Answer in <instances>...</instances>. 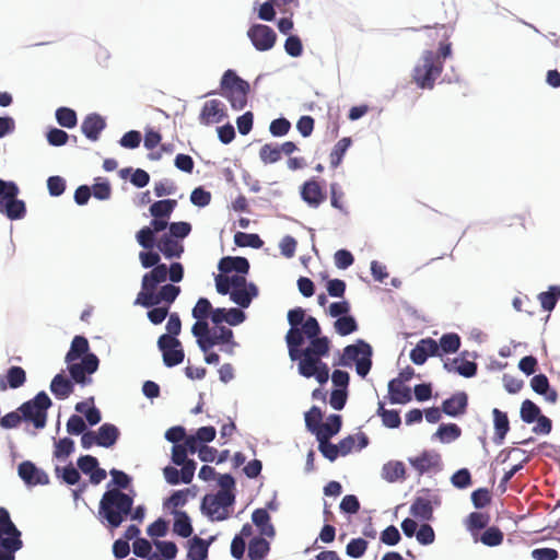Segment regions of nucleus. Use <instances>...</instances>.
Here are the masks:
<instances>
[{"mask_svg": "<svg viewBox=\"0 0 560 560\" xmlns=\"http://www.w3.org/2000/svg\"><path fill=\"white\" fill-rule=\"evenodd\" d=\"M436 36L441 37L439 51L424 50L412 69V82L422 90H432L435 81L444 69V60L452 54V45L447 42L448 30L445 25L434 28Z\"/></svg>", "mask_w": 560, "mask_h": 560, "instance_id": "1", "label": "nucleus"}, {"mask_svg": "<svg viewBox=\"0 0 560 560\" xmlns=\"http://www.w3.org/2000/svg\"><path fill=\"white\" fill-rule=\"evenodd\" d=\"M302 346L293 347L294 351L289 350V357L292 361H299L298 371L300 375L311 378L315 377L319 384L327 383L329 378V368L322 361L323 357L328 355L330 341L326 336L310 338V345L302 349Z\"/></svg>", "mask_w": 560, "mask_h": 560, "instance_id": "2", "label": "nucleus"}, {"mask_svg": "<svg viewBox=\"0 0 560 560\" xmlns=\"http://www.w3.org/2000/svg\"><path fill=\"white\" fill-rule=\"evenodd\" d=\"M133 498L119 489H108L102 495L98 515L110 529L119 527L131 513Z\"/></svg>", "mask_w": 560, "mask_h": 560, "instance_id": "3", "label": "nucleus"}, {"mask_svg": "<svg viewBox=\"0 0 560 560\" xmlns=\"http://www.w3.org/2000/svg\"><path fill=\"white\" fill-rule=\"evenodd\" d=\"M288 322L291 328L285 335V342L291 351H294L293 347L304 343V337L310 339L320 334V326L317 319L313 316H308L305 319V311L302 307L290 310L288 312Z\"/></svg>", "mask_w": 560, "mask_h": 560, "instance_id": "4", "label": "nucleus"}, {"mask_svg": "<svg viewBox=\"0 0 560 560\" xmlns=\"http://www.w3.org/2000/svg\"><path fill=\"white\" fill-rule=\"evenodd\" d=\"M249 83L240 78L233 70H226L221 79V94L226 97L231 106L241 110L247 105Z\"/></svg>", "mask_w": 560, "mask_h": 560, "instance_id": "5", "label": "nucleus"}, {"mask_svg": "<svg viewBox=\"0 0 560 560\" xmlns=\"http://www.w3.org/2000/svg\"><path fill=\"white\" fill-rule=\"evenodd\" d=\"M20 189L14 182L0 178V212L10 220L23 219L26 214L25 202L18 199Z\"/></svg>", "mask_w": 560, "mask_h": 560, "instance_id": "6", "label": "nucleus"}, {"mask_svg": "<svg viewBox=\"0 0 560 560\" xmlns=\"http://www.w3.org/2000/svg\"><path fill=\"white\" fill-rule=\"evenodd\" d=\"M372 348L364 340H358L353 345H349L343 349L339 364L350 366L355 362L357 373L365 377L372 366Z\"/></svg>", "mask_w": 560, "mask_h": 560, "instance_id": "7", "label": "nucleus"}, {"mask_svg": "<svg viewBox=\"0 0 560 560\" xmlns=\"http://www.w3.org/2000/svg\"><path fill=\"white\" fill-rule=\"evenodd\" d=\"M51 400L45 392H39L33 399L25 401L19 407L23 413V420L32 422L36 429H43L47 422V410Z\"/></svg>", "mask_w": 560, "mask_h": 560, "instance_id": "8", "label": "nucleus"}, {"mask_svg": "<svg viewBox=\"0 0 560 560\" xmlns=\"http://www.w3.org/2000/svg\"><path fill=\"white\" fill-rule=\"evenodd\" d=\"M23 547L22 533L11 520L9 511L0 506V550L19 551Z\"/></svg>", "mask_w": 560, "mask_h": 560, "instance_id": "9", "label": "nucleus"}, {"mask_svg": "<svg viewBox=\"0 0 560 560\" xmlns=\"http://www.w3.org/2000/svg\"><path fill=\"white\" fill-rule=\"evenodd\" d=\"M234 502L231 491H219L217 494H207L201 503L202 511L212 521H224L229 517L228 508Z\"/></svg>", "mask_w": 560, "mask_h": 560, "instance_id": "10", "label": "nucleus"}, {"mask_svg": "<svg viewBox=\"0 0 560 560\" xmlns=\"http://www.w3.org/2000/svg\"><path fill=\"white\" fill-rule=\"evenodd\" d=\"M180 293V288L174 284H165L161 287V289L155 292L152 291H140L137 295L135 304L141 305L143 307L150 308L161 304L162 302L166 303L165 306H171V304L177 299Z\"/></svg>", "mask_w": 560, "mask_h": 560, "instance_id": "11", "label": "nucleus"}, {"mask_svg": "<svg viewBox=\"0 0 560 560\" xmlns=\"http://www.w3.org/2000/svg\"><path fill=\"white\" fill-rule=\"evenodd\" d=\"M158 347L163 355V362L167 368H173L184 361L185 352L182 348V342L170 335H162L159 337Z\"/></svg>", "mask_w": 560, "mask_h": 560, "instance_id": "12", "label": "nucleus"}, {"mask_svg": "<svg viewBox=\"0 0 560 560\" xmlns=\"http://www.w3.org/2000/svg\"><path fill=\"white\" fill-rule=\"evenodd\" d=\"M71 378L83 386L92 383L91 374L97 371L100 360L94 353L83 357L80 363H68Z\"/></svg>", "mask_w": 560, "mask_h": 560, "instance_id": "13", "label": "nucleus"}, {"mask_svg": "<svg viewBox=\"0 0 560 560\" xmlns=\"http://www.w3.org/2000/svg\"><path fill=\"white\" fill-rule=\"evenodd\" d=\"M247 36L259 51L270 50L277 40L276 32L268 25L254 24L247 31Z\"/></svg>", "mask_w": 560, "mask_h": 560, "instance_id": "14", "label": "nucleus"}, {"mask_svg": "<svg viewBox=\"0 0 560 560\" xmlns=\"http://www.w3.org/2000/svg\"><path fill=\"white\" fill-rule=\"evenodd\" d=\"M226 109L223 102L220 100H210L205 102L199 114V121L201 125L210 126L219 124L226 118Z\"/></svg>", "mask_w": 560, "mask_h": 560, "instance_id": "15", "label": "nucleus"}, {"mask_svg": "<svg viewBox=\"0 0 560 560\" xmlns=\"http://www.w3.org/2000/svg\"><path fill=\"white\" fill-rule=\"evenodd\" d=\"M19 476L28 486L47 485V474L38 469L32 462L25 460L19 465Z\"/></svg>", "mask_w": 560, "mask_h": 560, "instance_id": "16", "label": "nucleus"}, {"mask_svg": "<svg viewBox=\"0 0 560 560\" xmlns=\"http://www.w3.org/2000/svg\"><path fill=\"white\" fill-rule=\"evenodd\" d=\"M258 294V289L254 283H247L244 277L242 287H234L231 291L230 299L241 307H248L255 296Z\"/></svg>", "mask_w": 560, "mask_h": 560, "instance_id": "17", "label": "nucleus"}, {"mask_svg": "<svg viewBox=\"0 0 560 560\" xmlns=\"http://www.w3.org/2000/svg\"><path fill=\"white\" fill-rule=\"evenodd\" d=\"M467 406V394L459 392L443 401L442 411L450 417H458L466 412Z\"/></svg>", "mask_w": 560, "mask_h": 560, "instance_id": "18", "label": "nucleus"}, {"mask_svg": "<svg viewBox=\"0 0 560 560\" xmlns=\"http://www.w3.org/2000/svg\"><path fill=\"white\" fill-rule=\"evenodd\" d=\"M105 127V119L101 115L93 113L84 118L81 130L89 140L96 141Z\"/></svg>", "mask_w": 560, "mask_h": 560, "instance_id": "19", "label": "nucleus"}, {"mask_svg": "<svg viewBox=\"0 0 560 560\" xmlns=\"http://www.w3.org/2000/svg\"><path fill=\"white\" fill-rule=\"evenodd\" d=\"M168 269L165 264L156 265L142 277L141 291H152L167 279Z\"/></svg>", "mask_w": 560, "mask_h": 560, "instance_id": "20", "label": "nucleus"}, {"mask_svg": "<svg viewBox=\"0 0 560 560\" xmlns=\"http://www.w3.org/2000/svg\"><path fill=\"white\" fill-rule=\"evenodd\" d=\"M219 270L222 273H230L236 271L238 276H244L249 271V262L245 257H223L220 259L218 265Z\"/></svg>", "mask_w": 560, "mask_h": 560, "instance_id": "21", "label": "nucleus"}, {"mask_svg": "<svg viewBox=\"0 0 560 560\" xmlns=\"http://www.w3.org/2000/svg\"><path fill=\"white\" fill-rule=\"evenodd\" d=\"M409 463L420 475H422L431 469L439 468L441 457L439 454L423 452L417 457L409 458Z\"/></svg>", "mask_w": 560, "mask_h": 560, "instance_id": "22", "label": "nucleus"}, {"mask_svg": "<svg viewBox=\"0 0 560 560\" xmlns=\"http://www.w3.org/2000/svg\"><path fill=\"white\" fill-rule=\"evenodd\" d=\"M221 343H230L231 347L226 349V352L230 354L233 353V346H235V342L233 341V331L225 326H217L211 330L210 338L207 343V352L212 347Z\"/></svg>", "mask_w": 560, "mask_h": 560, "instance_id": "23", "label": "nucleus"}, {"mask_svg": "<svg viewBox=\"0 0 560 560\" xmlns=\"http://www.w3.org/2000/svg\"><path fill=\"white\" fill-rule=\"evenodd\" d=\"M388 395L392 404H407L411 401L412 395L408 386L401 380H392L388 383Z\"/></svg>", "mask_w": 560, "mask_h": 560, "instance_id": "24", "label": "nucleus"}, {"mask_svg": "<svg viewBox=\"0 0 560 560\" xmlns=\"http://www.w3.org/2000/svg\"><path fill=\"white\" fill-rule=\"evenodd\" d=\"M26 382V373L21 366H11L5 375H0V389L19 388Z\"/></svg>", "mask_w": 560, "mask_h": 560, "instance_id": "25", "label": "nucleus"}, {"mask_svg": "<svg viewBox=\"0 0 560 560\" xmlns=\"http://www.w3.org/2000/svg\"><path fill=\"white\" fill-rule=\"evenodd\" d=\"M301 195L303 200L313 207H318L326 199L325 192L316 180L306 182L302 187Z\"/></svg>", "mask_w": 560, "mask_h": 560, "instance_id": "26", "label": "nucleus"}, {"mask_svg": "<svg viewBox=\"0 0 560 560\" xmlns=\"http://www.w3.org/2000/svg\"><path fill=\"white\" fill-rule=\"evenodd\" d=\"M530 215L528 212L508 215L502 219V225L510 234L523 232L530 224Z\"/></svg>", "mask_w": 560, "mask_h": 560, "instance_id": "27", "label": "nucleus"}, {"mask_svg": "<svg viewBox=\"0 0 560 560\" xmlns=\"http://www.w3.org/2000/svg\"><path fill=\"white\" fill-rule=\"evenodd\" d=\"M530 387L539 395H544L545 399L551 404L558 400V393L556 389L550 388L548 377L545 374L535 375L530 380Z\"/></svg>", "mask_w": 560, "mask_h": 560, "instance_id": "28", "label": "nucleus"}, {"mask_svg": "<svg viewBox=\"0 0 560 560\" xmlns=\"http://www.w3.org/2000/svg\"><path fill=\"white\" fill-rule=\"evenodd\" d=\"M96 433L97 445L102 447H112L119 438V430L112 423L102 424Z\"/></svg>", "mask_w": 560, "mask_h": 560, "instance_id": "29", "label": "nucleus"}, {"mask_svg": "<svg viewBox=\"0 0 560 560\" xmlns=\"http://www.w3.org/2000/svg\"><path fill=\"white\" fill-rule=\"evenodd\" d=\"M493 423H494V442L502 444L506 433L510 430V422L508 415L498 408L492 410Z\"/></svg>", "mask_w": 560, "mask_h": 560, "instance_id": "30", "label": "nucleus"}, {"mask_svg": "<svg viewBox=\"0 0 560 560\" xmlns=\"http://www.w3.org/2000/svg\"><path fill=\"white\" fill-rule=\"evenodd\" d=\"M342 424L341 416L339 415H330L327 418L325 423H322L319 430L316 432V439H325L330 440L334 435H336Z\"/></svg>", "mask_w": 560, "mask_h": 560, "instance_id": "31", "label": "nucleus"}, {"mask_svg": "<svg viewBox=\"0 0 560 560\" xmlns=\"http://www.w3.org/2000/svg\"><path fill=\"white\" fill-rule=\"evenodd\" d=\"M158 247L166 258L179 257L184 252L183 245L168 234L161 236Z\"/></svg>", "mask_w": 560, "mask_h": 560, "instance_id": "32", "label": "nucleus"}, {"mask_svg": "<svg viewBox=\"0 0 560 560\" xmlns=\"http://www.w3.org/2000/svg\"><path fill=\"white\" fill-rule=\"evenodd\" d=\"M50 390L58 399H66L72 394L73 384L62 374H57L50 383Z\"/></svg>", "mask_w": 560, "mask_h": 560, "instance_id": "33", "label": "nucleus"}, {"mask_svg": "<svg viewBox=\"0 0 560 560\" xmlns=\"http://www.w3.org/2000/svg\"><path fill=\"white\" fill-rule=\"evenodd\" d=\"M243 283H244V276L229 277L225 275H218L215 277L217 291L222 295H226V294L231 295L232 289H234V287H242Z\"/></svg>", "mask_w": 560, "mask_h": 560, "instance_id": "34", "label": "nucleus"}, {"mask_svg": "<svg viewBox=\"0 0 560 560\" xmlns=\"http://www.w3.org/2000/svg\"><path fill=\"white\" fill-rule=\"evenodd\" d=\"M253 523L259 528L260 534L272 537L275 535V528L270 524V516L265 509H257L252 514Z\"/></svg>", "mask_w": 560, "mask_h": 560, "instance_id": "35", "label": "nucleus"}, {"mask_svg": "<svg viewBox=\"0 0 560 560\" xmlns=\"http://www.w3.org/2000/svg\"><path fill=\"white\" fill-rule=\"evenodd\" d=\"M208 547L209 544L205 539L195 536L189 540L187 558L189 560H206L208 557Z\"/></svg>", "mask_w": 560, "mask_h": 560, "instance_id": "36", "label": "nucleus"}, {"mask_svg": "<svg viewBox=\"0 0 560 560\" xmlns=\"http://www.w3.org/2000/svg\"><path fill=\"white\" fill-rule=\"evenodd\" d=\"M191 332L197 338V343L200 350L207 353V343L211 334L207 319H197L191 327Z\"/></svg>", "mask_w": 560, "mask_h": 560, "instance_id": "37", "label": "nucleus"}, {"mask_svg": "<svg viewBox=\"0 0 560 560\" xmlns=\"http://www.w3.org/2000/svg\"><path fill=\"white\" fill-rule=\"evenodd\" d=\"M406 470L401 462H388L382 468V477L388 482L405 479Z\"/></svg>", "mask_w": 560, "mask_h": 560, "instance_id": "38", "label": "nucleus"}, {"mask_svg": "<svg viewBox=\"0 0 560 560\" xmlns=\"http://www.w3.org/2000/svg\"><path fill=\"white\" fill-rule=\"evenodd\" d=\"M89 351V341L83 336H75L71 342L70 350L66 354V362L71 363L79 359L81 355L84 354V357Z\"/></svg>", "mask_w": 560, "mask_h": 560, "instance_id": "39", "label": "nucleus"}, {"mask_svg": "<svg viewBox=\"0 0 560 560\" xmlns=\"http://www.w3.org/2000/svg\"><path fill=\"white\" fill-rule=\"evenodd\" d=\"M490 522V516L488 513L483 512H472L470 513L466 521V528L471 533L472 536L477 535V532L483 529L488 526Z\"/></svg>", "mask_w": 560, "mask_h": 560, "instance_id": "40", "label": "nucleus"}, {"mask_svg": "<svg viewBox=\"0 0 560 560\" xmlns=\"http://www.w3.org/2000/svg\"><path fill=\"white\" fill-rule=\"evenodd\" d=\"M410 513L420 520L429 521L432 518L433 508L430 500L417 498L410 506Z\"/></svg>", "mask_w": 560, "mask_h": 560, "instance_id": "41", "label": "nucleus"}, {"mask_svg": "<svg viewBox=\"0 0 560 560\" xmlns=\"http://www.w3.org/2000/svg\"><path fill=\"white\" fill-rule=\"evenodd\" d=\"M175 521L173 525V530L178 536L187 538L192 534V526L189 520V516L186 512L183 511H174Z\"/></svg>", "mask_w": 560, "mask_h": 560, "instance_id": "42", "label": "nucleus"}, {"mask_svg": "<svg viewBox=\"0 0 560 560\" xmlns=\"http://www.w3.org/2000/svg\"><path fill=\"white\" fill-rule=\"evenodd\" d=\"M269 542L262 537H255L248 545V557L250 560H262L269 552Z\"/></svg>", "mask_w": 560, "mask_h": 560, "instance_id": "43", "label": "nucleus"}, {"mask_svg": "<svg viewBox=\"0 0 560 560\" xmlns=\"http://www.w3.org/2000/svg\"><path fill=\"white\" fill-rule=\"evenodd\" d=\"M177 206L175 199H164L155 201L150 207V213L154 218H168Z\"/></svg>", "mask_w": 560, "mask_h": 560, "instance_id": "44", "label": "nucleus"}, {"mask_svg": "<svg viewBox=\"0 0 560 560\" xmlns=\"http://www.w3.org/2000/svg\"><path fill=\"white\" fill-rule=\"evenodd\" d=\"M560 298V288L550 287L548 291L538 294V300L545 311H552Z\"/></svg>", "mask_w": 560, "mask_h": 560, "instance_id": "45", "label": "nucleus"}, {"mask_svg": "<svg viewBox=\"0 0 560 560\" xmlns=\"http://www.w3.org/2000/svg\"><path fill=\"white\" fill-rule=\"evenodd\" d=\"M234 243L240 247L260 248L264 245L258 234L237 232L234 235Z\"/></svg>", "mask_w": 560, "mask_h": 560, "instance_id": "46", "label": "nucleus"}, {"mask_svg": "<svg viewBox=\"0 0 560 560\" xmlns=\"http://www.w3.org/2000/svg\"><path fill=\"white\" fill-rule=\"evenodd\" d=\"M334 327L340 336H347L358 330L357 320L347 314L337 318Z\"/></svg>", "mask_w": 560, "mask_h": 560, "instance_id": "47", "label": "nucleus"}, {"mask_svg": "<svg viewBox=\"0 0 560 560\" xmlns=\"http://www.w3.org/2000/svg\"><path fill=\"white\" fill-rule=\"evenodd\" d=\"M462 434L460 428L455 423L441 424L435 435L442 442H452L458 439Z\"/></svg>", "mask_w": 560, "mask_h": 560, "instance_id": "48", "label": "nucleus"}, {"mask_svg": "<svg viewBox=\"0 0 560 560\" xmlns=\"http://www.w3.org/2000/svg\"><path fill=\"white\" fill-rule=\"evenodd\" d=\"M56 119L58 124L65 128H73L78 122L75 112L69 107H59L56 110Z\"/></svg>", "mask_w": 560, "mask_h": 560, "instance_id": "49", "label": "nucleus"}, {"mask_svg": "<svg viewBox=\"0 0 560 560\" xmlns=\"http://www.w3.org/2000/svg\"><path fill=\"white\" fill-rule=\"evenodd\" d=\"M351 144V139L346 137L340 139L334 147L331 153H330V164L332 167L339 166V164L342 161V158L346 153V151L349 149Z\"/></svg>", "mask_w": 560, "mask_h": 560, "instance_id": "50", "label": "nucleus"}, {"mask_svg": "<svg viewBox=\"0 0 560 560\" xmlns=\"http://www.w3.org/2000/svg\"><path fill=\"white\" fill-rule=\"evenodd\" d=\"M323 420V413L322 410L313 406L306 413H305V425L307 430L316 435V432L319 430V427L322 425Z\"/></svg>", "mask_w": 560, "mask_h": 560, "instance_id": "51", "label": "nucleus"}, {"mask_svg": "<svg viewBox=\"0 0 560 560\" xmlns=\"http://www.w3.org/2000/svg\"><path fill=\"white\" fill-rule=\"evenodd\" d=\"M439 350L441 349L444 353H454L459 349L460 338L457 334H446L440 339Z\"/></svg>", "mask_w": 560, "mask_h": 560, "instance_id": "52", "label": "nucleus"}, {"mask_svg": "<svg viewBox=\"0 0 560 560\" xmlns=\"http://www.w3.org/2000/svg\"><path fill=\"white\" fill-rule=\"evenodd\" d=\"M503 533L498 527H488L480 536V541L489 547L499 546L503 541Z\"/></svg>", "mask_w": 560, "mask_h": 560, "instance_id": "53", "label": "nucleus"}, {"mask_svg": "<svg viewBox=\"0 0 560 560\" xmlns=\"http://www.w3.org/2000/svg\"><path fill=\"white\" fill-rule=\"evenodd\" d=\"M540 415L539 407L529 399L522 402L521 419L526 423H533Z\"/></svg>", "mask_w": 560, "mask_h": 560, "instance_id": "54", "label": "nucleus"}, {"mask_svg": "<svg viewBox=\"0 0 560 560\" xmlns=\"http://www.w3.org/2000/svg\"><path fill=\"white\" fill-rule=\"evenodd\" d=\"M259 158L265 164L276 163L281 159L280 150L278 145L266 143L259 150Z\"/></svg>", "mask_w": 560, "mask_h": 560, "instance_id": "55", "label": "nucleus"}, {"mask_svg": "<svg viewBox=\"0 0 560 560\" xmlns=\"http://www.w3.org/2000/svg\"><path fill=\"white\" fill-rule=\"evenodd\" d=\"M212 313V305L206 298H200L191 312L192 317L196 319H207L208 317L211 318Z\"/></svg>", "mask_w": 560, "mask_h": 560, "instance_id": "56", "label": "nucleus"}, {"mask_svg": "<svg viewBox=\"0 0 560 560\" xmlns=\"http://www.w3.org/2000/svg\"><path fill=\"white\" fill-rule=\"evenodd\" d=\"M317 441L318 450L323 454V456L330 462L336 460L337 457L340 455L339 445L332 444L329 442V440L325 439H317Z\"/></svg>", "mask_w": 560, "mask_h": 560, "instance_id": "57", "label": "nucleus"}, {"mask_svg": "<svg viewBox=\"0 0 560 560\" xmlns=\"http://www.w3.org/2000/svg\"><path fill=\"white\" fill-rule=\"evenodd\" d=\"M368 548V541L363 538L351 539L347 547L346 552L349 557L360 558L364 555Z\"/></svg>", "mask_w": 560, "mask_h": 560, "instance_id": "58", "label": "nucleus"}, {"mask_svg": "<svg viewBox=\"0 0 560 560\" xmlns=\"http://www.w3.org/2000/svg\"><path fill=\"white\" fill-rule=\"evenodd\" d=\"M74 451V442L69 438L60 439L55 443L54 456L66 458Z\"/></svg>", "mask_w": 560, "mask_h": 560, "instance_id": "59", "label": "nucleus"}, {"mask_svg": "<svg viewBox=\"0 0 560 560\" xmlns=\"http://www.w3.org/2000/svg\"><path fill=\"white\" fill-rule=\"evenodd\" d=\"M454 487L458 489H465L471 485V476L467 468L457 470L451 478Z\"/></svg>", "mask_w": 560, "mask_h": 560, "instance_id": "60", "label": "nucleus"}, {"mask_svg": "<svg viewBox=\"0 0 560 560\" xmlns=\"http://www.w3.org/2000/svg\"><path fill=\"white\" fill-rule=\"evenodd\" d=\"M285 52L291 57H299L303 52V45L299 36L291 35L284 43Z\"/></svg>", "mask_w": 560, "mask_h": 560, "instance_id": "61", "label": "nucleus"}, {"mask_svg": "<svg viewBox=\"0 0 560 560\" xmlns=\"http://www.w3.org/2000/svg\"><path fill=\"white\" fill-rule=\"evenodd\" d=\"M190 201L198 207H206L211 201L210 191L203 189L202 187H197L192 190L190 195Z\"/></svg>", "mask_w": 560, "mask_h": 560, "instance_id": "62", "label": "nucleus"}, {"mask_svg": "<svg viewBox=\"0 0 560 560\" xmlns=\"http://www.w3.org/2000/svg\"><path fill=\"white\" fill-rule=\"evenodd\" d=\"M291 124L285 118H277L271 121L269 131L275 137H282L289 132Z\"/></svg>", "mask_w": 560, "mask_h": 560, "instance_id": "63", "label": "nucleus"}, {"mask_svg": "<svg viewBox=\"0 0 560 560\" xmlns=\"http://www.w3.org/2000/svg\"><path fill=\"white\" fill-rule=\"evenodd\" d=\"M530 556L534 560H557L559 552L553 548L544 547L533 549Z\"/></svg>", "mask_w": 560, "mask_h": 560, "instance_id": "64", "label": "nucleus"}]
</instances>
